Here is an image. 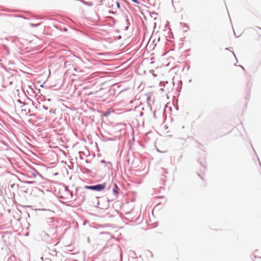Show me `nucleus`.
Returning a JSON list of instances; mask_svg holds the SVG:
<instances>
[{"label":"nucleus","mask_w":261,"mask_h":261,"mask_svg":"<svg viewBox=\"0 0 261 261\" xmlns=\"http://www.w3.org/2000/svg\"><path fill=\"white\" fill-rule=\"evenodd\" d=\"M126 215H129V212L126 213Z\"/></svg>","instance_id":"39"},{"label":"nucleus","mask_w":261,"mask_h":261,"mask_svg":"<svg viewBox=\"0 0 261 261\" xmlns=\"http://www.w3.org/2000/svg\"><path fill=\"white\" fill-rule=\"evenodd\" d=\"M149 99H150V97H147V100L148 101Z\"/></svg>","instance_id":"34"},{"label":"nucleus","mask_w":261,"mask_h":261,"mask_svg":"<svg viewBox=\"0 0 261 261\" xmlns=\"http://www.w3.org/2000/svg\"><path fill=\"white\" fill-rule=\"evenodd\" d=\"M101 209H106V207H100Z\"/></svg>","instance_id":"37"},{"label":"nucleus","mask_w":261,"mask_h":261,"mask_svg":"<svg viewBox=\"0 0 261 261\" xmlns=\"http://www.w3.org/2000/svg\"><path fill=\"white\" fill-rule=\"evenodd\" d=\"M33 171L31 172L32 175L34 177H36L37 176V175H39L41 176V174L39 173V172L36 170L35 169L33 168L32 169Z\"/></svg>","instance_id":"5"},{"label":"nucleus","mask_w":261,"mask_h":261,"mask_svg":"<svg viewBox=\"0 0 261 261\" xmlns=\"http://www.w3.org/2000/svg\"><path fill=\"white\" fill-rule=\"evenodd\" d=\"M181 157H182V155H180V158H179V160H178V161H179V160H180V158H181Z\"/></svg>","instance_id":"36"},{"label":"nucleus","mask_w":261,"mask_h":261,"mask_svg":"<svg viewBox=\"0 0 261 261\" xmlns=\"http://www.w3.org/2000/svg\"><path fill=\"white\" fill-rule=\"evenodd\" d=\"M116 6H117V8L118 9H120V3L118 2H116Z\"/></svg>","instance_id":"17"},{"label":"nucleus","mask_w":261,"mask_h":261,"mask_svg":"<svg viewBox=\"0 0 261 261\" xmlns=\"http://www.w3.org/2000/svg\"><path fill=\"white\" fill-rule=\"evenodd\" d=\"M257 250H255V251H254V253H252V255H251V257H254V258H257V256H256V255H255V253L256 252H257Z\"/></svg>","instance_id":"14"},{"label":"nucleus","mask_w":261,"mask_h":261,"mask_svg":"<svg viewBox=\"0 0 261 261\" xmlns=\"http://www.w3.org/2000/svg\"><path fill=\"white\" fill-rule=\"evenodd\" d=\"M85 162L86 163H91V162L88 160H86Z\"/></svg>","instance_id":"25"},{"label":"nucleus","mask_w":261,"mask_h":261,"mask_svg":"<svg viewBox=\"0 0 261 261\" xmlns=\"http://www.w3.org/2000/svg\"><path fill=\"white\" fill-rule=\"evenodd\" d=\"M108 140H112V139H111V138H109Z\"/></svg>","instance_id":"41"},{"label":"nucleus","mask_w":261,"mask_h":261,"mask_svg":"<svg viewBox=\"0 0 261 261\" xmlns=\"http://www.w3.org/2000/svg\"><path fill=\"white\" fill-rule=\"evenodd\" d=\"M100 162L101 163H105L106 162V161L105 160H102L100 161Z\"/></svg>","instance_id":"27"},{"label":"nucleus","mask_w":261,"mask_h":261,"mask_svg":"<svg viewBox=\"0 0 261 261\" xmlns=\"http://www.w3.org/2000/svg\"><path fill=\"white\" fill-rule=\"evenodd\" d=\"M182 84V81L181 80L178 81L177 87L176 88V91L177 92H180V91L181 89Z\"/></svg>","instance_id":"6"},{"label":"nucleus","mask_w":261,"mask_h":261,"mask_svg":"<svg viewBox=\"0 0 261 261\" xmlns=\"http://www.w3.org/2000/svg\"><path fill=\"white\" fill-rule=\"evenodd\" d=\"M184 26L186 27L188 29H189V27H188V25L186 23H185L184 24Z\"/></svg>","instance_id":"26"},{"label":"nucleus","mask_w":261,"mask_h":261,"mask_svg":"<svg viewBox=\"0 0 261 261\" xmlns=\"http://www.w3.org/2000/svg\"><path fill=\"white\" fill-rule=\"evenodd\" d=\"M65 190H66V191H69V190H68V187H67L65 188Z\"/></svg>","instance_id":"30"},{"label":"nucleus","mask_w":261,"mask_h":261,"mask_svg":"<svg viewBox=\"0 0 261 261\" xmlns=\"http://www.w3.org/2000/svg\"><path fill=\"white\" fill-rule=\"evenodd\" d=\"M232 53L233 55L236 57L233 51H232Z\"/></svg>","instance_id":"38"},{"label":"nucleus","mask_w":261,"mask_h":261,"mask_svg":"<svg viewBox=\"0 0 261 261\" xmlns=\"http://www.w3.org/2000/svg\"><path fill=\"white\" fill-rule=\"evenodd\" d=\"M198 163H199L201 166V168L200 169V172H197L198 175L202 179H203V177L201 176V173H204L206 169V164L204 161L201 162L199 160H198Z\"/></svg>","instance_id":"2"},{"label":"nucleus","mask_w":261,"mask_h":261,"mask_svg":"<svg viewBox=\"0 0 261 261\" xmlns=\"http://www.w3.org/2000/svg\"><path fill=\"white\" fill-rule=\"evenodd\" d=\"M125 18H126V22L127 23V26L125 27L124 30L127 31V30H128V28H129V25H130V22L129 19H128L127 16H126Z\"/></svg>","instance_id":"7"},{"label":"nucleus","mask_w":261,"mask_h":261,"mask_svg":"<svg viewBox=\"0 0 261 261\" xmlns=\"http://www.w3.org/2000/svg\"><path fill=\"white\" fill-rule=\"evenodd\" d=\"M44 238L45 239H50V237L48 236V234L45 233V235L43 236Z\"/></svg>","instance_id":"16"},{"label":"nucleus","mask_w":261,"mask_h":261,"mask_svg":"<svg viewBox=\"0 0 261 261\" xmlns=\"http://www.w3.org/2000/svg\"><path fill=\"white\" fill-rule=\"evenodd\" d=\"M50 213H51L52 214H55V212H53V211H48Z\"/></svg>","instance_id":"29"},{"label":"nucleus","mask_w":261,"mask_h":261,"mask_svg":"<svg viewBox=\"0 0 261 261\" xmlns=\"http://www.w3.org/2000/svg\"><path fill=\"white\" fill-rule=\"evenodd\" d=\"M41 107H42L43 109H44L45 110H47L48 109V107H47L45 105H42Z\"/></svg>","instance_id":"18"},{"label":"nucleus","mask_w":261,"mask_h":261,"mask_svg":"<svg viewBox=\"0 0 261 261\" xmlns=\"http://www.w3.org/2000/svg\"><path fill=\"white\" fill-rule=\"evenodd\" d=\"M70 193L71 196L72 197L73 196V192L71 191V192H70Z\"/></svg>","instance_id":"31"},{"label":"nucleus","mask_w":261,"mask_h":261,"mask_svg":"<svg viewBox=\"0 0 261 261\" xmlns=\"http://www.w3.org/2000/svg\"><path fill=\"white\" fill-rule=\"evenodd\" d=\"M47 100H48V101H50V99H47Z\"/></svg>","instance_id":"40"},{"label":"nucleus","mask_w":261,"mask_h":261,"mask_svg":"<svg viewBox=\"0 0 261 261\" xmlns=\"http://www.w3.org/2000/svg\"><path fill=\"white\" fill-rule=\"evenodd\" d=\"M240 66L243 69V70H245V68L243 66H242V65H240Z\"/></svg>","instance_id":"32"},{"label":"nucleus","mask_w":261,"mask_h":261,"mask_svg":"<svg viewBox=\"0 0 261 261\" xmlns=\"http://www.w3.org/2000/svg\"><path fill=\"white\" fill-rule=\"evenodd\" d=\"M168 84V81H165H165H162V82H160L159 85L161 87H162V86L165 87L166 85Z\"/></svg>","instance_id":"9"},{"label":"nucleus","mask_w":261,"mask_h":261,"mask_svg":"<svg viewBox=\"0 0 261 261\" xmlns=\"http://www.w3.org/2000/svg\"><path fill=\"white\" fill-rule=\"evenodd\" d=\"M120 189L116 184H114L113 188V194L114 196L117 197L119 194Z\"/></svg>","instance_id":"3"},{"label":"nucleus","mask_w":261,"mask_h":261,"mask_svg":"<svg viewBox=\"0 0 261 261\" xmlns=\"http://www.w3.org/2000/svg\"><path fill=\"white\" fill-rule=\"evenodd\" d=\"M85 200V197L84 196H83L82 200V201H84Z\"/></svg>","instance_id":"28"},{"label":"nucleus","mask_w":261,"mask_h":261,"mask_svg":"<svg viewBox=\"0 0 261 261\" xmlns=\"http://www.w3.org/2000/svg\"><path fill=\"white\" fill-rule=\"evenodd\" d=\"M49 113H55V110L54 109H51L49 111Z\"/></svg>","instance_id":"19"},{"label":"nucleus","mask_w":261,"mask_h":261,"mask_svg":"<svg viewBox=\"0 0 261 261\" xmlns=\"http://www.w3.org/2000/svg\"><path fill=\"white\" fill-rule=\"evenodd\" d=\"M107 202H108L109 201V199L107 200Z\"/></svg>","instance_id":"42"},{"label":"nucleus","mask_w":261,"mask_h":261,"mask_svg":"<svg viewBox=\"0 0 261 261\" xmlns=\"http://www.w3.org/2000/svg\"><path fill=\"white\" fill-rule=\"evenodd\" d=\"M39 25H40V23H30V25L33 28L38 27Z\"/></svg>","instance_id":"11"},{"label":"nucleus","mask_w":261,"mask_h":261,"mask_svg":"<svg viewBox=\"0 0 261 261\" xmlns=\"http://www.w3.org/2000/svg\"><path fill=\"white\" fill-rule=\"evenodd\" d=\"M106 185V183L104 182L92 186H85L84 188L92 191L100 192L105 189Z\"/></svg>","instance_id":"1"},{"label":"nucleus","mask_w":261,"mask_h":261,"mask_svg":"<svg viewBox=\"0 0 261 261\" xmlns=\"http://www.w3.org/2000/svg\"><path fill=\"white\" fill-rule=\"evenodd\" d=\"M83 170L84 171H82V172L83 173H89L91 172V170L88 169H87V168H86L85 167H84L83 168Z\"/></svg>","instance_id":"10"},{"label":"nucleus","mask_w":261,"mask_h":261,"mask_svg":"<svg viewBox=\"0 0 261 261\" xmlns=\"http://www.w3.org/2000/svg\"><path fill=\"white\" fill-rule=\"evenodd\" d=\"M82 153H83V152H82V151H80V152H79V154H80V159L83 160V156L81 155V154H82Z\"/></svg>","instance_id":"21"},{"label":"nucleus","mask_w":261,"mask_h":261,"mask_svg":"<svg viewBox=\"0 0 261 261\" xmlns=\"http://www.w3.org/2000/svg\"><path fill=\"white\" fill-rule=\"evenodd\" d=\"M258 29H259L260 30H261V28H258Z\"/></svg>","instance_id":"43"},{"label":"nucleus","mask_w":261,"mask_h":261,"mask_svg":"<svg viewBox=\"0 0 261 261\" xmlns=\"http://www.w3.org/2000/svg\"><path fill=\"white\" fill-rule=\"evenodd\" d=\"M47 223H50L53 222V217L48 218L46 219Z\"/></svg>","instance_id":"13"},{"label":"nucleus","mask_w":261,"mask_h":261,"mask_svg":"<svg viewBox=\"0 0 261 261\" xmlns=\"http://www.w3.org/2000/svg\"><path fill=\"white\" fill-rule=\"evenodd\" d=\"M24 182L30 185H33L36 184V181H25Z\"/></svg>","instance_id":"12"},{"label":"nucleus","mask_w":261,"mask_h":261,"mask_svg":"<svg viewBox=\"0 0 261 261\" xmlns=\"http://www.w3.org/2000/svg\"><path fill=\"white\" fill-rule=\"evenodd\" d=\"M160 90H161V91H163V90H164V89H163V88H161L160 89Z\"/></svg>","instance_id":"35"},{"label":"nucleus","mask_w":261,"mask_h":261,"mask_svg":"<svg viewBox=\"0 0 261 261\" xmlns=\"http://www.w3.org/2000/svg\"><path fill=\"white\" fill-rule=\"evenodd\" d=\"M153 117L156 118L155 112H153Z\"/></svg>","instance_id":"33"},{"label":"nucleus","mask_w":261,"mask_h":261,"mask_svg":"<svg viewBox=\"0 0 261 261\" xmlns=\"http://www.w3.org/2000/svg\"><path fill=\"white\" fill-rule=\"evenodd\" d=\"M111 18L113 20V22H114V23L115 24V22H116V20L115 19H114V18L113 17H111Z\"/></svg>","instance_id":"22"},{"label":"nucleus","mask_w":261,"mask_h":261,"mask_svg":"<svg viewBox=\"0 0 261 261\" xmlns=\"http://www.w3.org/2000/svg\"><path fill=\"white\" fill-rule=\"evenodd\" d=\"M259 258H261V257H259Z\"/></svg>","instance_id":"44"},{"label":"nucleus","mask_w":261,"mask_h":261,"mask_svg":"<svg viewBox=\"0 0 261 261\" xmlns=\"http://www.w3.org/2000/svg\"><path fill=\"white\" fill-rule=\"evenodd\" d=\"M98 197H96L92 201L93 205L96 207H99L98 205H99V201L98 200Z\"/></svg>","instance_id":"4"},{"label":"nucleus","mask_w":261,"mask_h":261,"mask_svg":"<svg viewBox=\"0 0 261 261\" xmlns=\"http://www.w3.org/2000/svg\"><path fill=\"white\" fill-rule=\"evenodd\" d=\"M148 253L150 254L151 257H153V255L152 252H151V251H148Z\"/></svg>","instance_id":"23"},{"label":"nucleus","mask_w":261,"mask_h":261,"mask_svg":"<svg viewBox=\"0 0 261 261\" xmlns=\"http://www.w3.org/2000/svg\"><path fill=\"white\" fill-rule=\"evenodd\" d=\"M15 259V256H11L8 259V261H14V259Z\"/></svg>","instance_id":"15"},{"label":"nucleus","mask_w":261,"mask_h":261,"mask_svg":"<svg viewBox=\"0 0 261 261\" xmlns=\"http://www.w3.org/2000/svg\"><path fill=\"white\" fill-rule=\"evenodd\" d=\"M17 101L18 102H19V103H22L23 102L21 101V100L20 99H18L17 100Z\"/></svg>","instance_id":"24"},{"label":"nucleus","mask_w":261,"mask_h":261,"mask_svg":"<svg viewBox=\"0 0 261 261\" xmlns=\"http://www.w3.org/2000/svg\"><path fill=\"white\" fill-rule=\"evenodd\" d=\"M116 13V12H114V11H111V10H109V13H110V14H115Z\"/></svg>","instance_id":"20"},{"label":"nucleus","mask_w":261,"mask_h":261,"mask_svg":"<svg viewBox=\"0 0 261 261\" xmlns=\"http://www.w3.org/2000/svg\"><path fill=\"white\" fill-rule=\"evenodd\" d=\"M82 2L86 6H93V3L91 2H87V1H85L84 0H81Z\"/></svg>","instance_id":"8"}]
</instances>
